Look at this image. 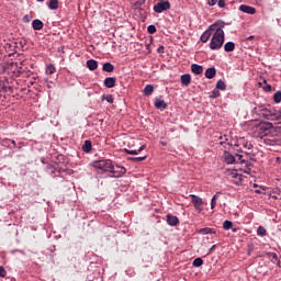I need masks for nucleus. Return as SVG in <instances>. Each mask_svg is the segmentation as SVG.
<instances>
[{"instance_id":"nucleus-1","label":"nucleus","mask_w":281,"mask_h":281,"mask_svg":"<svg viewBox=\"0 0 281 281\" xmlns=\"http://www.w3.org/2000/svg\"><path fill=\"white\" fill-rule=\"evenodd\" d=\"M225 21L217 20L215 23L210 25V30H212V38L210 42V49L218 50L223 47V43H225Z\"/></svg>"},{"instance_id":"nucleus-2","label":"nucleus","mask_w":281,"mask_h":281,"mask_svg":"<svg viewBox=\"0 0 281 281\" xmlns=\"http://www.w3.org/2000/svg\"><path fill=\"white\" fill-rule=\"evenodd\" d=\"M273 132V123L263 122L259 124V137H267Z\"/></svg>"},{"instance_id":"nucleus-3","label":"nucleus","mask_w":281,"mask_h":281,"mask_svg":"<svg viewBox=\"0 0 281 281\" xmlns=\"http://www.w3.org/2000/svg\"><path fill=\"white\" fill-rule=\"evenodd\" d=\"M261 116L265 117V120H270V121L280 120V114L276 113V109H267V108L262 109Z\"/></svg>"},{"instance_id":"nucleus-4","label":"nucleus","mask_w":281,"mask_h":281,"mask_svg":"<svg viewBox=\"0 0 281 281\" xmlns=\"http://www.w3.org/2000/svg\"><path fill=\"white\" fill-rule=\"evenodd\" d=\"M112 167H113V161L109 159L99 160L94 164V168H98L99 170H103V172H111Z\"/></svg>"},{"instance_id":"nucleus-5","label":"nucleus","mask_w":281,"mask_h":281,"mask_svg":"<svg viewBox=\"0 0 281 281\" xmlns=\"http://www.w3.org/2000/svg\"><path fill=\"white\" fill-rule=\"evenodd\" d=\"M166 10H170V1L160 0L154 5V12L157 14H161V12H166Z\"/></svg>"},{"instance_id":"nucleus-6","label":"nucleus","mask_w":281,"mask_h":281,"mask_svg":"<svg viewBox=\"0 0 281 281\" xmlns=\"http://www.w3.org/2000/svg\"><path fill=\"white\" fill-rule=\"evenodd\" d=\"M110 172L114 179H120V177H124V175H126V168L119 165H112Z\"/></svg>"},{"instance_id":"nucleus-7","label":"nucleus","mask_w":281,"mask_h":281,"mask_svg":"<svg viewBox=\"0 0 281 281\" xmlns=\"http://www.w3.org/2000/svg\"><path fill=\"white\" fill-rule=\"evenodd\" d=\"M191 196V203H193L194 209L198 212H203V199L199 198V195L190 194Z\"/></svg>"},{"instance_id":"nucleus-8","label":"nucleus","mask_w":281,"mask_h":281,"mask_svg":"<svg viewBox=\"0 0 281 281\" xmlns=\"http://www.w3.org/2000/svg\"><path fill=\"white\" fill-rule=\"evenodd\" d=\"M46 172H48V175H56V172H58V175H63V172H66V175H71V172L67 169H58L56 168L54 165H47L46 166Z\"/></svg>"},{"instance_id":"nucleus-9","label":"nucleus","mask_w":281,"mask_h":281,"mask_svg":"<svg viewBox=\"0 0 281 281\" xmlns=\"http://www.w3.org/2000/svg\"><path fill=\"white\" fill-rule=\"evenodd\" d=\"M236 157H238L239 164H245L246 175H251V168H254V164H251L249 160L243 159V155L236 154Z\"/></svg>"},{"instance_id":"nucleus-10","label":"nucleus","mask_w":281,"mask_h":281,"mask_svg":"<svg viewBox=\"0 0 281 281\" xmlns=\"http://www.w3.org/2000/svg\"><path fill=\"white\" fill-rule=\"evenodd\" d=\"M1 146H3L4 148H9V150H14V148H16V140L4 138L1 140Z\"/></svg>"},{"instance_id":"nucleus-11","label":"nucleus","mask_w":281,"mask_h":281,"mask_svg":"<svg viewBox=\"0 0 281 281\" xmlns=\"http://www.w3.org/2000/svg\"><path fill=\"white\" fill-rule=\"evenodd\" d=\"M154 105L156 109H158L160 111L168 109V103H166V101L161 100V98H156L154 101Z\"/></svg>"},{"instance_id":"nucleus-12","label":"nucleus","mask_w":281,"mask_h":281,"mask_svg":"<svg viewBox=\"0 0 281 281\" xmlns=\"http://www.w3.org/2000/svg\"><path fill=\"white\" fill-rule=\"evenodd\" d=\"M116 82H117V79L115 77H108L104 79L103 85L104 87H106V89H113Z\"/></svg>"},{"instance_id":"nucleus-13","label":"nucleus","mask_w":281,"mask_h":281,"mask_svg":"<svg viewBox=\"0 0 281 281\" xmlns=\"http://www.w3.org/2000/svg\"><path fill=\"white\" fill-rule=\"evenodd\" d=\"M240 12H244L245 14H256V8L247 5V4H241L239 7Z\"/></svg>"},{"instance_id":"nucleus-14","label":"nucleus","mask_w":281,"mask_h":281,"mask_svg":"<svg viewBox=\"0 0 281 281\" xmlns=\"http://www.w3.org/2000/svg\"><path fill=\"white\" fill-rule=\"evenodd\" d=\"M224 161L227 165L236 164V157H234L229 151H224Z\"/></svg>"},{"instance_id":"nucleus-15","label":"nucleus","mask_w":281,"mask_h":281,"mask_svg":"<svg viewBox=\"0 0 281 281\" xmlns=\"http://www.w3.org/2000/svg\"><path fill=\"white\" fill-rule=\"evenodd\" d=\"M167 223L170 225V227H177L179 225V217L175 215H167Z\"/></svg>"},{"instance_id":"nucleus-16","label":"nucleus","mask_w":281,"mask_h":281,"mask_svg":"<svg viewBox=\"0 0 281 281\" xmlns=\"http://www.w3.org/2000/svg\"><path fill=\"white\" fill-rule=\"evenodd\" d=\"M212 34H213V31L210 30V26H209V29L200 37L201 43H207Z\"/></svg>"},{"instance_id":"nucleus-17","label":"nucleus","mask_w":281,"mask_h":281,"mask_svg":"<svg viewBox=\"0 0 281 281\" xmlns=\"http://www.w3.org/2000/svg\"><path fill=\"white\" fill-rule=\"evenodd\" d=\"M191 71L195 76H201V74H203V66H201L199 64H192L191 65Z\"/></svg>"},{"instance_id":"nucleus-18","label":"nucleus","mask_w":281,"mask_h":281,"mask_svg":"<svg viewBox=\"0 0 281 281\" xmlns=\"http://www.w3.org/2000/svg\"><path fill=\"white\" fill-rule=\"evenodd\" d=\"M180 80L183 87H189L190 82H192V77L190 76V74H184L180 77Z\"/></svg>"},{"instance_id":"nucleus-19","label":"nucleus","mask_w":281,"mask_h":281,"mask_svg":"<svg viewBox=\"0 0 281 281\" xmlns=\"http://www.w3.org/2000/svg\"><path fill=\"white\" fill-rule=\"evenodd\" d=\"M231 177L232 179H237V181L234 182L235 186H243V175L237 173L236 171H232Z\"/></svg>"},{"instance_id":"nucleus-20","label":"nucleus","mask_w":281,"mask_h":281,"mask_svg":"<svg viewBox=\"0 0 281 281\" xmlns=\"http://www.w3.org/2000/svg\"><path fill=\"white\" fill-rule=\"evenodd\" d=\"M86 65L90 71H95V69H98V60L95 59H88Z\"/></svg>"},{"instance_id":"nucleus-21","label":"nucleus","mask_w":281,"mask_h":281,"mask_svg":"<svg viewBox=\"0 0 281 281\" xmlns=\"http://www.w3.org/2000/svg\"><path fill=\"white\" fill-rule=\"evenodd\" d=\"M102 70L106 74H113V71H115V66L108 61L103 64Z\"/></svg>"},{"instance_id":"nucleus-22","label":"nucleus","mask_w":281,"mask_h":281,"mask_svg":"<svg viewBox=\"0 0 281 281\" xmlns=\"http://www.w3.org/2000/svg\"><path fill=\"white\" fill-rule=\"evenodd\" d=\"M142 150H146V145H142L138 149H124L126 155H139Z\"/></svg>"},{"instance_id":"nucleus-23","label":"nucleus","mask_w":281,"mask_h":281,"mask_svg":"<svg viewBox=\"0 0 281 281\" xmlns=\"http://www.w3.org/2000/svg\"><path fill=\"white\" fill-rule=\"evenodd\" d=\"M81 149L83 153H87V154L91 153V150H93V145L91 140H85V144L82 145Z\"/></svg>"},{"instance_id":"nucleus-24","label":"nucleus","mask_w":281,"mask_h":281,"mask_svg":"<svg viewBox=\"0 0 281 281\" xmlns=\"http://www.w3.org/2000/svg\"><path fill=\"white\" fill-rule=\"evenodd\" d=\"M198 234H202V236H207V234H216V229L210 228V227H204V228H200L198 231Z\"/></svg>"},{"instance_id":"nucleus-25","label":"nucleus","mask_w":281,"mask_h":281,"mask_svg":"<svg viewBox=\"0 0 281 281\" xmlns=\"http://www.w3.org/2000/svg\"><path fill=\"white\" fill-rule=\"evenodd\" d=\"M215 76H216V68L211 67L205 70V78H207L209 80H212V78H214Z\"/></svg>"},{"instance_id":"nucleus-26","label":"nucleus","mask_w":281,"mask_h":281,"mask_svg":"<svg viewBox=\"0 0 281 281\" xmlns=\"http://www.w3.org/2000/svg\"><path fill=\"white\" fill-rule=\"evenodd\" d=\"M43 26H44L43 21H41L38 19L33 20V22H32L33 30L40 31V30H43Z\"/></svg>"},{"instance_id":"nucleus-27","label":"nucleus","mask_w":281,"mask_h":281,"mask_svg":"<svg viewBox=\"0 0 281 281\" xmlns=\"http://www.w3.org/2000/svg\"><path fill=\"white\" fill-rule=\"evenodd\" d=\"M234 49H236V44L234 42H227L224 45V50L225 52H234Z\"/></svg>"},{"instance_id":"nucleus-28","label":"nucleus","mask_w":281,"mask_h":281,"mask_svg":"<svg viewBox=\"0 0 281 281\" xmlns=\"http://www.w3.org/2000/svg\"><path fill=\"white\" fill-rule=\"evenodd\" d=\"M154 91H155V87L153 85H147L144 88V95H153Z\"/></svg>"},{"instance_id":"nucleus-29","label":"nucleus","mask_w":281,"mask_h":281,"mask_svg":"<svg viewBox=\"0 0 281 281\" xmlns=\"http://www.w3.org/2000/svg\"><path fill=\"white\" fill-rule=\"evenodd\" d=\"M216 89H218L220 91H225L227 89V85L225 83V81L220 79L216 83Z\"/></svg>"},{"instance_id":"nucleus-30","label":"nucleus","mask_w":281,"mask_h":281,"mask_svg":"<svg viewBox=\"0 0 281 281\" xmlns=\"http://www.w3.org/2000/svg\"><path fill=\"white\" fill-rule=\"evenodd\" d=\"M5 89H10L8 86V79L0 80V93L5 91Z\"/></svg>"},{"instance_id":"nucleus-31","label":"nucleus","mask_w":281,"mask_h":281,"mask_svg":"<svg viewBox=\"0 0 281 281\" xmlns=\"http://www.w3.org/2000/svg\"><path fill=\"white\" fill-rule=\"evenodd\" d=\"M49 10H58V0H50L48 2Z\"/></svg>"},{"instance_id":"nucleus-32","label":"nucleus","mask_w":281,"mask_h":281,"mask_svg":"<svg viewBox=\"0 0 281 281\" xmlns=\"http://www.w3.org/2000/svg\"><path fill=\"white\" fill-rule=\"evenodd\" d=\"M46 74H48L49 76H53V74H56V67L49 64L48 66H46Z\"/></svg>"},{"instance_id":"nucleus-33","label":"nucleus","mask_w":281,"mask_h":281,"mask_svg":"<svg viewBox=\"0 0 281 281\" xmlns=\"http://www.w3.org/2000/svg\"><path fill=\"white\" fill-rule=\"evenodd\" d=\"M232 227H234V223H232V221H228V220L224 221V223H223L224 229L229 231V229H232Z\"/></svg>"},{"instance_id":"nucleus-34","label":"nucleus","mask_w":281,"mask_h":281,"mask_svg":"<svg viewBox=\"0 0 281 281\" xmlns=\"http://www.w3.org/2000/svg\"><path fill=\"white\" fill-rule=\"evenodd\" d=\"M241 145L244 146V148H247L248 150H251V148H254V145L249 140H241Z\"/></svg>"},{"instance_id":"nucleus-35","label":"nucleus","mask_w":281,"mask_h":281,"mask_svg":"<svg viewBox=\"0 0 281 281\" xmlns=\"http://www.w3.org/2000/svg\"><path fill=\"white\" fill-rule=\"evenodd\" d=\"M257 234H258V236H267V229L262 226H259L257 228Z\"/></svg>"},{"instance_id":"nucleus-36","label":"nucleus","mask_w":281,"mask_h":281,"mask_svg":"<svg viewBox=\"0 0 281 281\" xmlns=\"http://www.w3.org/2000/svg\"><path fill=\"white\" fill-rule=\"evenodd\" d=\"M273 100L277 104H280L281 102V91H277L273 95Z\"/></svg>"},{"instance_id":"nucleus-37","label":"nucleus","mask_w":281,"mask_h":281,"mask_svg":"<svg viewBox=\"0 0 281 281\" xmlns=\"http://www.w3.org/2000/svg\"><path fill=\"white\" fill-rule=\"evenodd\" d=\"M146 159H147V156L131 157V158H130V161H137V162H139V161H146Z\"/></svg>"},{"instance_id":"nucleus-38","label":"nucleus","mask_w":281,"mask_h":281,"mask_svg":"<svg viewBox=\"0 0 281 281\" xmlns=\"http://www.w3.org/2000/svg\"><path fill=\"white\" fill-rule=\"evenodd\" d=\"M147 32L148 34H155V32H157V26L150 24L149 26H147Z\"/></svg>"},{"instance_id":"nucleus-39","label":"nucleus","mask_w":281,"mask_h":281,"mask_svg":"<svg viewBox=\"0 0 281 281\" xmlns=\"http://www.w3.org/2000/svg\"><path fill=\"white\" fill-rule=\"evenodd\" d=\"M216 199H218V193L213 195L211 200V210H214V207H216Z\"/></svg>"},{"instance_id":"nucleus-40","label":"nucleus","mask_w":281,"mask_h":281,"mask_svg":"<svg viewBox=\"0 0 281 281\" xmlns=\"http://www.w3.org/2000/svg\"><path fill=\"white\" fill-rule=\"evenodd\" d=\"M202 265H203L202 258H196L193 260V267H202Z\"/></svg>"},{"instance_id":"nucleus-41","label":"nucleus","mask_w":281,"mask_h":281,"mask_svg":"<svg viewBox=\"0 0 281 281\" xmlns=\"http://www.w3.org/2000/svg\"><path fill=\"white\" fill-rule=\"evenodd\" d=\"M103 100H106L109 102V104H113L114 102V98L112 97V94H106L105 97H102Z\"/></svg>"},{"instance_id":"nucleus-42","label":"nucleus","mask_w":281,"mask_h":281,"mask_svg":"<svg viewBox=\"0 0 281 281\" xmlns=\"http://www.w3.org/2000/svg\"><path fill=\"white\" fill-rule=\"evenodd\" d=\"M263 85H265L262 87L263 91H266V92L271 91V85L267 83V80H263Z\"/></svg>"},{"instance_id":"nucleus-43","label":"nucleus","mask_w":281,"mask_h":281,"mask_svg":"<svg viewBox=\"0 0 281 281\" xmlns=\"http://www.w3.org/2000/svg\"><path fill=\"white\" fill-rule=\"evenodd\" d=\"M211 98H221V92L217 91V90H213V91L211 92Z\"/></svg>"},{"instance_id":"nucleus-44","label":"nucleus","mask_w":281,"mask_h":281,"mask_svg":"<svg viewBox=\"0 0 281 281\" xmlns=\"http://www.w3.org/2000/svg\"><path fill=\"white\" fill-rule=\"evenodd\" d=\"M7 271H5V268H3V266H0V278H5L7 276Z\"/></svg>"},{"instance_id":"nucleus-45","label":"nucleus","mask_w":281,"mask_h":281,"mask_svg":"<svg viewBox=\"0 0 281 281\" xmlns=\"http://www.w3.org/2000/svg\"><path fill=\"white\" fill-rule=\"evenodd\" d=\"M218 3V0H209L207 1V5H210L211 8L216 5Z\"/></svg>"},{"instance_id":"nucleus-46","label":"nucleus","mask_w":281,"mask_h":281,"mask_svg":"<svg viewBox=\"0 0 281 281\" xmlns=\"http://www.w3.org/2000/svg\"><path fill=\"white\" fill-rule=\"evenodd\" d=\"M218 8H225L226 3L225 0H217Z\"/></svg>"},{"instance_id":"nucleus-47","label":"nucleus","mask_w":281,"mask_h":281,"mask_svg":"<svg viewBox=\"0 0 281 281\" xmlns=\"http://www.w3.org/2000/svg\"><path fill=\"white\" fill-rule=\"evenodd\" d=\"M157 52H158V54H165L166 48L164 47V45H160V46L157 48Z\"/></svg>"},{"instance_id":"nucleus-48","label":"nucleus","mask_w":281,"mask_h":281,"mask_svg":"<svg viewBox=\"0 0 281 281\" xmlns=\"http://www.w3.org/2000/svg\"><path fill=\"white\" fill-rule=\"evenodd\" d=\"M5 69H8V67H5V64H0V74H5Z\"/></svg>"},{"instance_id":"nucleus-49","label":"nucleus","mask_w":281,"mask_h":281,"mask_svg":"<svg viewBox=\"0 0 281 281\" xmlns=\"http://www.w3.org/2000/svg\"><path fill=\"white\" fill-rule=\"evenodd\" d=\"M270 258H272V260H276V262H279L278 255L276 252H272L270 255Z\"/></svg>"},{"instance_id":"nucleus-50","label":"nucleus","mask_w":281,"mask_h":281,"mask_svg":"<svg viewBox=\"0 0 281 281\" xmlns=\"http://www.w3.org/2000/svg\"><path fill=\"white\" fill-rule=\"evenodd\" d=\"M22 21L24 22V23H30V21H31V19H30V15H24L23 16V19H22Z\"/></svg>"},{"instance_id":"nucleus-51","label":"nucleus","mask_w":281,"mask_h":281,"mask_svg":"<svg viewBox=\"0 0 281 281\" xmlns=\"http://www.w3.org/2000/svg\"><path fill=\"white\" fill-rule=\"evenodd\" d=\"M248 157H250V161H255L256 162V155L254 154H246Z\"/></svg>"},{"instance_id":"nucleus-52","label":"nucleus","mask_w":281,"mask_h":281,"mask_svg":"<svg viewBox=\"0 0 281 281\" xmlns=\"http://www.w3.org/2000/svg\"><path fill=\"white\" fill-rule=\"evenodd\" d=\"M160 144H161V146H168V143H166L164 140H161Z\"/></svg>"},{"instance_id":"nucleus-53","label":"nucleus","mask_w":281,"mask_h":281,"mask_svg":"<svg viewBox=\"0 0 281 281\" xmlns=\"http://www.w3.org/2000/svg\"><path fill=\"white\" fill-rule=\"evenodd\" d=\"M214 247H216V245H213V246L209 249V254L212 252V249H214Z\"/></svg>"},{"instance_id":"nucleus-54","label":"nucleus","mask_w":281,"mask_h":281,"mask_svg":"<svg viewBox=\"0 0 281 281\" xmlns=\"http://www.w3.org/2000/svg\"><path fill=\"white\" fill-rule=\"evenodd\" d=\"M247 41H254V36H249Z\"/></svg>"},{"instance_id":"nucleus-55","label":"nucleus","mask_w":281,"mask_h":281,"mask_svg":"<svg viewBox=\"0 0 281 281\" xmlns=\"http://www.w3.org/2000/svg\"><path fill=\"white\" fill-rule=\"evenodd\" d=\"M46 87H47V89H52V85H49V83L46 85Z\"/></svg>"},{"instance_id":"nucleus-56","label":"nucleus","mask_w":281,"mask_h":281,"mask_svg":"<svg viewBox=\"0 0 281 281\" xmlns=\"http://www.w3.org/2000/svg\"><path fill=\"white\" fill-rule=\"evenodd\" d=\"M255 192H256L257 194H260V190H256Z\"/></svg>"},{"instance_id":"nucleus-57","label":"nucleus","mask_w":281,"mask_h":281,"mask_svg":"<svg viewBox=\"0 0 281 281\" xmlns=\"http://www.w3.org/2000/svg\"><path fill=\"white\" fill-rule=\"evenodd\" d=\"M37 1L43 2V1H45V0H37Z\"/></svg>"},{"instance_id":"nucleus-58","label":"nucleus","mask_w":281,"mask_h":281,"mask_svg":"<svg viewBox=\"0 0 281 281\" xmlns=\"http://www.w3.org/2000/svg\"><path fill=\"white\" fill-rule=\"evenodd\" d=\"M233 232H236V228H234Z\"/></svg>"},{"instance_id":"nucleus-59","label":"nucleus","mask_w":281,"mask_h":281,"mask_svg":"<svg viewBox=\"0 0 281 281\" xmlns=\"http://www.w3.org/2000/svg\"><path fill=\"white\" fill-rule=\"evenodd\" d=\"M59 158L63 157V156H58Z\"/></svg>"}]
</instances>
